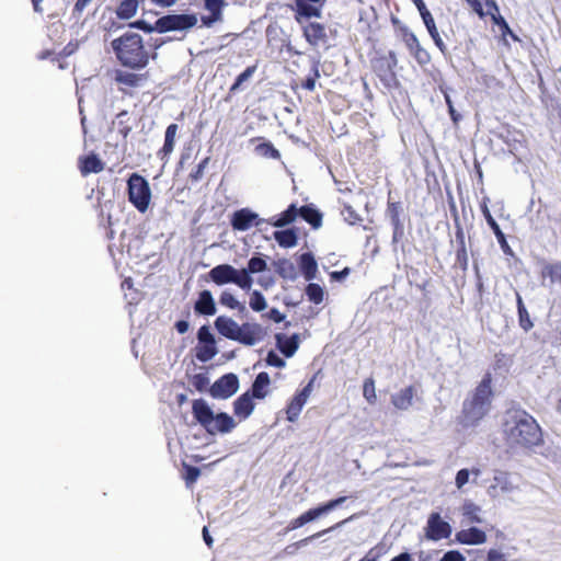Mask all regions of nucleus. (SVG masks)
I'll return each mask as SVG.
<instances>
[{
  "mask_svg": "<svg viewBox=\"0 0 561 561\" xmlns=\"http://www.w3.org/2000/svg\"><path fill=\"white\" fill-rule=\"evenodd\" d=\"M505 439L513 446L533 447L542 442L541 428L524 409H508L503 422Z\"/></svg>",
  "mask_w": 561,
  "mask_h": 561,
  "instance_id": "f257e3e1",
  "label": "nucleus"
},
{
  "mask_svg": "<svg viewBox=\"0 0 561 561\" xmlns=\"http://www.w3.org/2000/svg\"><path fill=\"white\" fill-rule=\"evenodd\" d=\"M493 396L492 375L488 371L462 403L461 425L465 427L477 426L489 414Z\"/></svg>",
  "mask_w": 561,
  "mask_h": 561,
  "instance_id": "f03ea898",
  "label": "nucleus"
},
{
  "mask_svg": "<svg viewBox=\"0 0 561 561\" xmlns=\"http://www.w3.org/2000/svg\"><path fill=\"white\" fill-rule=\"evenodd\" d=\"M113 51L118 62L130 70H142L150 59H154L157 54H150L145 46L141 35L138 33L126 32L111 43Z\"/></svg>",
  "mask_w": 561,
  "mask_h": 561,
  "instance_id": "7ed1b4c3",
  "label": "nucleus"
},
{
  "mask_svg": "<svg viewBox=\"0 0 561 561\" xmlns=\"http://www.w3.org/2000/svg\"><path fill=\"white\" fill-rule=\"evenodd\" d=\"M215 328L226 339L239 342L247 346H253L262 341L265 331L259 323L244 322L239 325L229 317L219 316L215 320Z\"/></svg>",
  "mask_w": 561,
  "mask_h": 561,
  "instance_id": "20e7f679",
  "label": "nucleus"
},
{
  "mask_svg": "<svg viewBox=\"0 0 561 561\" xmlns=\"http://www.w3.org/2000/svg\"><path fill=\"white\" fill-rule=\"evenodd\" d=\"M397 66L398 59L393 50L377 54L370 60L373 72L379 78L382 85L388 90L397 89L400 85L396 72Z\"/></svg>",
  "mask_w": 561,
  "mask_h": 561,
  "instance_id": "39448f33",
  "label": "nucleus"
},
{
  "mask_svg": "<svg viewBox=\"0 0 561 561\" xmlns=\"http://www.w3.org/2000/svg\"><path fill=\"white\" fill-rule=\"evenodd\" d=\"M128 201L139 213H146L150 201L151 190L148 181L138 173H133L128 181Z\"/></svg>",
  "mask_w": 561,
  "mask_h": 561,
  "instance_id": "423d86ee",
  "label": "nucleus"
},
{
  "mask_svg": "<svg viewBox=\"0 0 561 561\" xmlns=\"http://www.w3.org/2000/svg\"><path fill=\"white\" fill-rule=\"evenodd\" d=\"M149 72H135L125 69H116L113 80L119 92L124 95L134 96L137 89L142 88L149 81Z\"/></svg>",
  "mask_w": 561,
  "mask_h": 561,
  "instance_id": "0eeeda50",
  "label": "nucleus"
},
{
  "mask_svg": "<svg viewBox=\"0 0 561 561\" xmlns=\"http://www.w3.org/2000/svg\"><path fill=\"white\" fill-rule=\"evenodd\" d=\"M347 500V496H340L333 500L328 501L317 507L310 508L307 512L302 513L300 516L291 519L287 527L285 528V533L295 530L297 528L302 527L304 525L317 519L319 516L327 514L341 504H343Z\"/></svg>",
  "mask_w": 561,
  "mask_h": 561,
  "instance_id": "6e6552de",
  "label": "nucleus"
},
{
  "mask_svg": "<svg viewBox=\"0 0 561 561\" xmlns=\"http://www.w3.org/2000/svg\"><path fill=\"white\" fill-rule=\"evenodd\" d=\"M208 276L216 285L232 283L244 290L248 283L245 273L241 272V270L234 268L230 264H219L213 267L209 271Z\"/></svg>",
  "mask_w": 561,
  "mask_h": 561,
  "instance_id": "1a4fd4ad",
  "label": "nucleus"
},
{
  "mask_svg": "<svg viewBox=\"0 0 561 561\" xmlns=\"http://www.w3.org/2000/svg\"><path fill=\"white\" fill-rule=\"evenodd\" d=\"M196 14H168L157 20L156 32L187 31L196 26Z\"/></svg>",
  "mask_w": 561,
  "mask_h": 561,
  "instance_id": "9d476101",
  "label": "nucleus"
},
{
  "mask_svg": "<svg viewBox=\"0 0 561 561\" xmlns=\"http://www.w3.org/2000/svg\"><path fill=\"white\" fill-rule=\"evenodd\" d=\"M239 389V379L237 375L229 373L217 379L210 387L209 393L213 398L228 399Z\"/></svg>",
  "mask_w": 561,
  "mask_h": 561,
  "instance_id": "9b49d317",
  "label": "nucleus"
},
{
  "mask_svg": "<svg viewBox=\"0 0 561 561\" xmlns=\"http://www.w3.org/2000/svg\"><path fill=\"white\" fill-rule=\"evenodd\" d=\"M313 386V379H311L302 389L297 391L295 396L286 405V420L288 422H296L302 411L304 405L307 403Z\"/></svg>",
  "mask_w": 561,
  "mask_h": 561,
  "instance_id": "f8f14e48",
  "label": "nucleus"
},
{
  "mask_svg": "<svg viewBox=\"0 0 561 561\" xmlns=\"http://www.w3.org/2000/svg\"><path fill=\"white\" fill-rule=\"evenodd\" d=\"M265 220L266 219L260 218L259 215L250 208H241L232 214L230 225L233 230L247 231L253 226H260L262 222H265Z\"/></svg>",
  "mask_w": 561,
  "mask_h": 561,
  "instance_id": "ddd939ff",
  "label": "nucleus"
},
{
  "mask_svg": "<svg viewBox=\"0 0 561 561\" xmlns=\"http://www.w3.org/2000/svg\"><path fill=\"white\" fill-rule=\"evenodd\" d=\"M451 535L450 525L443 520L438 513L431 514L427 520L426 536L432 540L446 539Z\"/></svg>",
  "mask_w": 561,
  "mask_h": 561,
  "instance_id": "4468645a",
  "label": "nucleus"
},
{
  "mask_svg": "<svg viewBox=\"0 0 561 561\" xmlns=\"http://www.w3.org/2000/svg\"><path fill=\"white\" fill-rule=\"evenodd\" d=\"M192 412L195 420L206 430L207 433L213 434L214 412L206 401L196 399L192 404Z\"/></svg>",
  "mask_w": 561,
  "mask_h": 561,
  "instance_id": "2eb2a0df",
  "label": "nucleus"
},
{
  "mask_svg": "<svg viewBox=\"0 0 561 561\" xmlns=\"http://www.w3.org/2000/svg\"><path fill=\"white\" fill-rule=\"evenodd\" d=\"M302 30L306 41L311 46H318L327 41L325 26L319 22H309Z\"/></svg>",
  "mask_w": 561,
  "mask_h": 561,
  "instance_id": "dca6fc26",
  "label": "nucleus"
},
{
  "mask_svg": "<svg viewBox=\"0 0 561 561\" xmlns=\"http://www.w3.org/2000/svg\"><path fill=\"white\" fill-rule=\"evenodd\" d=\"M194 311L202 316H214L216 313V304L209 290L205 289L198 294L194 304Z\"/></svg>",
  "mask_w": 561,
  "mask_h": 561,
  "instance_id": "f3484780",
  "label": "nucleus"
},
{
  "mask_svg": "<svg viewBox=\"0 0 561 561\" xmlns=\"http://www.w3.org/2000/svg\"><path fill=\"white\" fill-rule=\"evenodd\" d=\"M456 540L461 545H481L486 541V534L477 527H470L456 533Z\"/></svg>",
  "mask_w": 561,
  "mask_h": 561,
  "instance_id": "a211bd4d",
  "label": "nucleus"
},
{
  "mask_svg": "<svg viewBox=\"0 0 561 561\" xmlns=\"http://www.w3.org/2000/svg\"><path fill=\"white\" fill-rule=\"evenodd\" d=\"M78 165L80 173L83 176H87L90 173H100L104 170V163L95 153L80 157Z\"/></svg>",
  "mask_w": 561,
  "mask_h": 561,
  "instance_id": "6ab92c4d",
  "label": "nucleus"
},
{
  "mask_svg": "<svg viewBox=\"0 0 561 561\" xmlns=\"http://www.w3.org/2000/svg\"><path fill=\"white\" fill-rule=\"evenodd\" d=\"M254 408L255 404L252 396H250V391L242 393L233 402V413L241 420L248 419L252 414Z\"/></svg>",
  "mask_w": 561,
  "mask_h": 561,
  "instance_id": "aec40b11",
  "label": "nucleus"
},
{
  "mask_svg": "<svg viewBox=\"0 0 561 561\" xmlns=\"http://www.w3.org/2000/svg\"><path fill=\"white\" fill-rule=\"evenodd\" d=\"M278 350L286 356L291 357L299 347V335L293 334L286 336L285 334L278 333L275 336Z\"/></svg>",
  "mask_w": 561,
  "mask_h": 561,
  "instance_id": "412c9836",
  "label": "nucleus"
},
{
  "mask_svg": "<svg viewBox=\"0 0 561 561\" xmlns=\"http://www.w3.org/2000/svg\"><path fill=\"white\" fill-rule=\"evenodd\" d=\"M270 375L266 371L259 373L252 383L250 396L253 399H264L270 391Z\"/></svg>",
  "mask_w": 561,
  "mask_h": 561,
  "instance_id": "4be33fe9",
  "label": "nucleus"
},
{
  "mask_svg": "<svg viewBox=\"0 0 561 561\" xmlns=\"http://www.w3.org/2000/svg\"><path fill=\"white\" fill-rule=\"evenodd\" d=\"M416 393V389L414 386H408L404 389H401L399 392L391 397L392 404L398 410H408L413 402V397Z\"/></svg>",
  "mask_w": 561,
  "mask_h": 561,
  "instance_id": "5701e85b",
  "label": "nucleus"
},
{
  "mask_svg": "<svg viewBox=\"0 0 561 561\" xmlns=\"http://www.w3.org/2000/svg\"><path fill=\"white\" fill-rule=\"evenodd\" d=\"M298 216H300L313 229H319L322 226V213L312 204L304 205L298 208Z\"/></svg>",
  "mask_w": 561,
  "mask_h": 561,
  "instance_id": "b1692460",
  "label": "nucleus"
},
{
  "mask_svg": "<svg viewBox=\"0 0 561 561\" xmlns=\"http://www.w3.org/2000/svg\"><path fill=\"white\" fill-rule=\"evenodd\" d=\"M298 217V208L296 204H290L286 210L279 214L277 218L272 217L265 220L271 226L282 228L293 224Z\"/></svg>",
  "mask_w": 561,
  "mask_h": 561,
  "instance_id": "393cba45",
  "label": "nucleus"
},
{
  "mask_svg": "<svg viewBox=\"0 0 561 561\" xmlns=\"http://www.w3.org/2000/svg\"><path fill=\"white\" fill-rule=\"evenodd\" d=\"M299 268L306 278V280H312L316 278L318 272V264L310 252L302 253L299 257Z\"/></svg>",
  "mask_w": 561,
  "mask_h": 561,
  "instance_id": "a878e982",
  "label": "nucleus"
},
{
  "mask_svg": "<svg viewBox=\"0 0 561 561\" xmlns=\"http://www.w3.org/2000/svg\"><path fill=\"white\" fill-rule=\"evenodd\" d=\"M401 206L399 202H388L387 211L393 227V239L397 240L403 234V225L400 219Z\"/></svg>",
  "mask_w": 561,
  "mask_h": 561,
  "instance_id": "bb28decb",
  "label": "nucleus"
},
{
  "mask_svg": "<svg viewBox=\"0 0 561 561\" xmlns=\"http://www.w3.org/2000/svg\"><path fill=\"white\" fill-rule=\"evenodd\" d=\"M204 1H205L206 10H208L211 13V15L203 16L202 21H203L204 25L210 26L214 22L221 20L222 9L226 3L224 0H204Z\"/></svg>",
  "mask_w": 561,
  "mask_h": 561,
  "instance_id": "cd10ccee",
  "label": "nucleus"
},
{
  "mask_svg": "<svg viewBox=\"0 0 561 561\" xmlns=\"http://www.w3.org/2000/svg\"><path fill=\"white\" fill-rule=\"evenodd\" d=\"M266 268L267 264L264 259L260 256H253L249 260L248 266L245 268H241V272L245 273V277L248 278L245 290H249L253 284L251 274L264 272Z\"/></svg>",
  "mask_w": 561,
  "mask_h": 561,
  "instance_id": "c85d7f7f",
  "label": "nucleus"
},
{
  "mask_svg": "<svg viewBox=\"0 0 561 561\" xmlns=\"http://www.w3.org/2000/svg\"><path fill=\"white\" fill-rule=\"evenodd\" d=\"M236 427V422L232 416L226 412H220L214 415L213 434L215 433H230Z\"/></svg>",
  "mask_w": 561,
  "mask_h": 561,
  "instance_id": "c756f323",
  "label": "nucleus"
},
{
  "mask_svg": "<svg viewBox=\"0 0 561 561\" xmlns=\"http://www.w3.org/2000/svg\"><path fill=\"white\" fill-rule=\"evenodd\" d=\"M461 514L466 524H481V507L471 501H465L461 506Z\"/></svg>",
  "mask_w": 561,
  "mask_h": 561,
  "instance_id": "7c9ffc66",
  "label": "nucleus"
},
{
  "mask_svg": "<svg viewBox=\"0 0 561 561\" xmlns=\"http://www.w3.org/2000/svg\"><path fill=\"white\" fill-rule=\"evenodd\" d=\"M179 130V126L176 124H170L164 133V144L159 151L161 158L170 156L175 147V138Z\"/></svg>",
  "mask_w": 561,
  "mask_h": 561,
  "instance_id": "2f4dec72",
  "label": "nucleus"
},
{
  "mask_svg": "<svg viewBox=\"0 0 561 561\" xmlns=\"http://www.w3.org/2000/svg\"><path fill=\"white\" fill-rule=\"evenodd\" d=\"M274 239L282 248H293L297 244L298 237L294 229L277 230L273 233Z\"/></svg>",
  "mask_w": 561,
  "mask_h": 561,
  "instance_id": "473e14b6",
  "label": "nucleus"
},
{
  "mask_svg": "<svg viewBox=\"0 0 561 561\" xmlns=\"http://www.w3.org/2000/svg\"><path fill=\"white\" fill-rule=\"evenodd\" d=\"M516 304H517L519 325L524 331L528 332L529 330L533 329L534 323H533L530 316L524 305L523 298L518 293H516Z\"/></svg>",
  "mask_w": 561,
  "mask_h": 561,
  "instance_id": "72a5a7b5",
  "label": "nucleus"
},
{
  "mask_svg": "<svg viewBox=\"0 0 561 561\" xmlns=\"http://www.w3.org/2000/svg\"><path fill=\"white\" fill-rule=\"evenodd\" d=\"M138 5V0H122L116 9V15L119 19L128 20L136 14Z\"/></svg>",
  "mask_w": 561,
  "mask_h": 561,
  "instance_id": "f704fd0d",
  "label": "nucleus"
},
{
  "mask_svg": "<svg viewBox=\"0 0 561 561\" xmlns=\"http://www.w3.org/2000/svg\"><path fill=\"white\" fill-rule=\"evenodd\" d=\"M542 278H548L551 284L561 285V262L548 263L541 270Z\"/></svg>",
  "mask_w": 561,
  "mask_h": 561,
  "instance_id": "c9c22d12",
  "label": "nucleus"
},
{
  "mask_svg": "<svg viewBox=\"0 0 561 561\" xmlns=\"http://www.w3.org/2000/svg\"><path fill=\"white\" fill-rule=\"evenodd\" d=\"M297 7V15L304 18H319L321 15L320 9L313 7L310 0H295Z\"/></svg>",
  "mask_w": 561,
  "mask_h": 561,
  "instance_id": "e433bc0d",
  "label": "nucleus"
},
{
  "mask_svg": "<svg viewBox=\"0 0 561 561\" xmlns=\"http://www.w3.org/2000/svg\"><path fill=\"white\" fill-rule=\"evenodd\" d=\"M216 354H217L216 342L211 343V344L198 343V345L196 347V357L201 362H204V363L208 362L213 357H215Z\"/></svg>",
  "mask_w": 561,
  "mask_h": 561,
  "instance_id": "4c0bfd02",
  "label": "nucleus"
},
{
  "mask_svg": "<svg viewBox=\"0 0 561 561\" xmlns=\"http://www.w3.org/2000/svg\"><path fill=\"white\" fill-rule=\"evenodd\" d=\"M219 302L229 308L237 309L240 313L245 312V306L237 300V298L228 290L220 294Z\"/></svg>",
  "mask_w": 561,
  "mask_h": 561,
  "instance_id": "58836bf2",
  "label": "nucleus"
},
{
  "mask_svg": "<svg viewBox=\"0 0 561 561\" xmlns=\"http://www.w3.org/2000/svg\"><path fill=\"white\" fill-rule=\"evenodd\" d=\"M256 71V65L249 66L243 72H241L234 80L233 84L229 89V94H234L239 91L242 84L248 81Z\"/></svg>",
  "mask_w": 561,
  "mask_h": 561,
  "instance_id": "ea45409f",
  "label": "nucleus"
},
{
  "mask_svg": "<svg viewBox=\"0 0 561 561\" xmlns=\"http://www.w3.org/2000/svg\"><path fill=\"white\" fill-rule=\"evenodd\" d=\"M320 78L319 62L314 61L311 67V72L304 79L300 87L309 92L316 90V82Z\"/></svg>",
  "mask_w": 561,
  "mask_h": 561,
  "instance_id": "a19ab883",
  "label": "nucleus"
},
{
  "mask_svg": "<svg viewBox=\"0 0 561 561\" xmlns=\"http://www.w3.org/2000/svg\"><path fill=\"white\" fill-rule=\"evenodd\" d=\"M117 131L124 138H126L131 131V125L129 124V114L127 111H122L116 116Z\"/></svg>",
  "mask_w": 561,
  "mask_h": 561,
  "instance_id": "79ce46f5",
  "label": "nucleus"
},
{
  "mask_svg": "<svg viewBox=\"0 0 561 561\" xmlns=\"http://www.w3.org/2000/svg\"><path fill=\"white\" fill-rule=\"evenodd\" d=\"M306 295L311 302L319 305L323 301L324 291L319 284L309 283L306 287Z\"/></svg>",
  "mask_w": 561,
  "mask_h": 561,
  "instance_id": "37998d69",
  "label": "nucleus"
},
{
  "mask_svg": "<svg viewBox=\"0 0 561 561\" xmlns=\"http://www.w3.org/2000/svg\"><path fill=\"white\" fill-rule=\"evenodd\" d=\"M456 263L463 271H466L468 267L467 248H466V242H465V239L462 236H460V238H459L458 248L456 251Z\"/></svg>",
  "mask_w": 561,
  "mask_h": 561,
  "instance_id": "c03bdc74",
  "label": "nucleus"
},
{
  "mask_svg": "<svg viewBox=\"0 0 561 561\" xmlns=\"http://www.w3.org/2000/svg\"><path fill=\"white\" fill-rule=\"evenodd\" d=\"M363 396L368 403H370V404L376 403L377 394H376V388H375V380L371 377L366 378L364 381Z\"/></svg>",
  "mask_w": 561,
  "mask_h": 561,
  "instance_id": "a18cd8bd",
  "label": "nucleus"
},
{
  "mask_svg": "<svg viewBox=\"0 0 561 561\" xmlns=\"http://www.w3.org/2000/svg\"><path fill=\"white\" fill-rule=\"evenodd\" d=\"M470 473H473L476 477L480 476L481 471L478 468L469 469H460L455 478V484L458 489H462L469 481Z\"/></svg>",
  "mask_w": 561,
  "mask_h": 561,
  "instance_id": "49530a36",
  "label": "nucleus"
},
{
  "mask_svg": "<svg viewBox=\"0 0 561 561\" xmlns=\"http://www.w3.org/2000/svg\"><path fill=\"white\" fill-rule=\"evenodd\" d=\"M513 363V357L511 355H507L505 353H496L495 356H494V364H493V369L495 371L497 370H507L511 365Z\"/></svg>",
  "mask_w": 561,
  "mask_h": 561,
  "instance_id": "de8ad7c7",
  "label": "nucleus"
},
{
  "mask_svg": "<svg viewBox=\"0 0 561 561\" xmlns=\"http://www.w3.org/2000/svg\"><path fill=\"white\" fill-rule=\"evenodd\" d=\"M249 305L252 310L257 311V312L263 311L267 306L265 297L259 290H254L250 295Z\"/></svg>",
  "mask_w": 561,
  "mask_h": 561,
  "instance_id": "09e8293b",
  "label": "nucleus"
},
{
  "mask_svg": "<svg viewBox=\"0 0 561 561\" xmlns=\"http://www.w3.org/2000/svg\"><path fill=\"white\" fill-rule=\"evenodd\" d=\"M401 31H402V41L405 44L409 51L412 53L421 44H420L416 35L413 32H411L408 27H402Z\"/></svg>",
  "mask_w": 561,
  "mask_h": 561,
  "instance_id": "8fccbe9b",
  "label": "nucleus"
},
{
  "mask_svg": "<svg viewBox=\"0 0 561 561\" xmlns=\"http://www.w3.org/2000/svg\"><path fill=\"white\" fill-rule=\"evenodd\" d=\"M492 22L499 26L501 36L504 39L506 36H510L514 42H519V37L511 30L510 25L507 24L503 16H499L496 20Z\"/></svg>",
  "mask_w": 561,
  "mask_h": 561,
  "instance_id": "3c124183",
  "label": "nucleus"
},
{
  "mask_svg": "<svg viewBox=\"0 0 561 561\" xmlns=\"http://www.w3.org/2000/svg\"><path fill=\"white\" fill-rule=\"evenodd\" d=\"M209 161H210V158L206 157L196 165L195 170H193L188 174V179L191 182L195 183V182H198L199 180H202V178L204 175V171H205L207 164L209 163Z\"/></svg>",
  "mask_w": 561,
  "mask_h": 561,
  "instance_id": "603ef678",
  "label": "nucleus"
},
{
  "mask_svg": "<svg viewBox=\"0 0 561 561\" xmlns=\"http://www.w3.org/2000/svg\"><path fill=\"white\" fill-rule=\"evenodd\" d=\"M184 480L187 485H192L195 483L201 474V470L197 467H193L190 465H184Z\"/></svg>",
  "mask_w": 561,
  "mask_h": 561,
  "instance_id": "864d4df0",
  "label": "nucleus"
},
{
  "mask_svg": "<svg viewBox=\"0 0 561 561\" xmlns=\"http://www.w3.org/2000/svg\"><path fill=\"white\" fill-rule=\"evenodd\" d=\"M411 55L416 60V62L421 66L427 65L431 61V55L428 51L423 48L421 45L415 48Z\"/></svg>",
  "mask_w": 561,
  "mask_h": 561,
  "instance_id": "5fc2aeb1",
  "label": "nucleus"
},
{
  "mask_svg": "<svg viewBox=\"0 0 561 561\" xmlns=\"http://www.w3.org/2000/svg\"><path fill=\"white\" fill-rule=\"evenodd\" d=\"M256 149L264 154L265 157H270L273 159H279L280 153L279 151L273 146L271 142H263L260 144Z\"/></svg>",
  "mask_w": 561,
  "mask_h": 561,
  "instance_id": "6e6d98bb",
  "label": "nucleus"
},
{
  "mask_svg": "<svg viewBox=\"0 0 561 561\" xmlns=\"http://www.w3.org/2000/svg\"><path fill=\"white\" fill-rule=\"evenodd\" d=\"M385 553V547L382 545H377L371 548L366 556L359 561H378L379 558Z\"/></svg>",
  "mask_w": 561,
  "mask_h": 561,
  "instance_id": "4d7b16f0",
  "label": "nucleus"
},
{
  "mask_svg": "<svg viewBox=\"0 0 561 561\" xmlns=\"http://www.w3.org/2000/svg\"><path fill=\"white\" fill-rule=\"evenodd\" d=\"M197 339H198V343L211 344V343L216 342L214 335L211 334V332L207 325H203L199 328V330L197 332Z\"/></svg>",
  "mask_w": 561,
  "mask_h": 561,
  "instance_id": "13d9d810",
  "label": "nucleus"
},
{
  "mask_svg": "<svg viewBox=\"0 0 561 561\" xmlns=\"http://www.w3.org/2000/svg\"><path fill=\"white\" fill-rule=\"evenodd\" d=\"M486 11V15L491 18L492 21L496 20L499 16H502L500 13V8L495 0H484Z\"/></svg>",
  "mask_w": 561,
  "mask_h": 561,
  "instance_id": "bf43d9fd",
  "label": "nucleus"
},
{
  "mask_svg": "<svg viewBox=\"0 0 561 561\" xmlns=\"http://www.w3.org/2000/svg\"><path fill=\"white\" fill-rule=\"evenodd\" d=\"M351 518H352V517H350V518H347V519H344V520H342V522H339V523H336L335 525L331 526V527H330V528H328V529H323V530H321V531H318V533L313 534L312 536L307 537V538H305V539L300 540L298 543H299V545H305V543H307L309 540H312V539L319 538V537L323 536L324 534H327V533H329V531H331V530H334V529L339 528L340 526H342L343 524H345V523H346L347 520H350Z\"/></svg>",
  "mask_w": 561,
  "mask_h": 561,
  "instance_id": "052dcab7",
  "label": "nucleus"
},
{
  "mask_svg": "<svg viewBox=\"0 0 561 561\" xmlns=\"http://www.w3.org/2000/svg\"><path fill=\"white\" fill-rule=\"evenodd\" d=\"M342 214L345 216V220L351 225H355L362 220L360 216L350 205L344 206Z\"/></svg>",
  "mask_w": 561,
  "mask_h": 561,
  "instance_id": "680f3d73",
  "label": "nucleus"
},
{
  "mask_svg": "<svg viewBox=\"0 0 561 561\" xmlns=\"http://www.w3.org/2000/svg\"><path fill=\"white\" fill-rule=\"evenodd\" d=\"M266 364L277 368H282L286 365L285 360L280 358L275 352L270 351L266 356Z\"/></svg>",
  "mask_w": 561,
  "mask_h": 561,
  "instance_id": "e2e57ef3",
  "label": "nucleus"
},
{
  "mask_svg": "<svg viewBox=\"0 0 561 561\" xmlns=\"http://www.w3.org/2000/svg\"><path fill=\"white\" fill-rule=\"evenodd\" d=\"M428 34L431 35L436 47L445 55L447 53V47L443 42L437 27L434 31H430Z\"/></svg>",
  "mask_w": 561,
  "mask_h": 561,
  "instance_id": "0e129e2a",
  "label": "nucleus"
},
{
  "mask_svg": "<svg viewBox=\"0 0 561 561\" xmlns=\"http://www.w3.org/2000/svg\"><path fill=\"white\" fill-rule=\"evenodd\" d=\"M469 5L471 7L472 11L480 18L484 19L486 16V13H484L483 5L481 3V0H466Z\"/></svg>",
  "mask_w": 561,
  "mask_h": 561,
  "instance_id": "69168bd1",
  "label": "nucleus"
},
{
  "mask_svg": "<svg viewBox=\"0 0 561 561\" xmlns=\"http://www.w3.org/2000/svg\"><path fill=\"white\" fill-rule=\"evenodd\" d=\"M420 15L426 26L427 32L434 31L436 28L434 18L428 10L425 12H422Z\"/></svg>",
  "mask_w": 561,
  "mask_h": 561,
  "instance_id": "338daca9",
  "label": "nucleus"
},
{
  "mask_svg": "<svg viewBox=\"0 0 561 561\" xmlns=\"http://www.w3.org/2000/svg\"><path fill=\"white\" fill-rule=\"evenodd\" d=\"M440 561H465V557L457 550L447 551Z\"/></svg>",
  "mask_w": 561,
  "mask_h": 561,
  "instance_id": "774afa93",
  "label": "nucleus"
}]
</instances>
